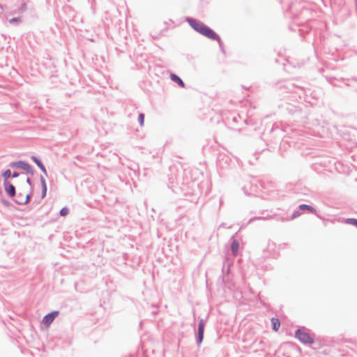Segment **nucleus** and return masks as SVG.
<instances>
[{
	"instance_id": "f257e3e1",
	"label": "nucleus",
	"mask_w": 357,
	"mask_h": 357,
	"mask_svg": "<svg viewBox=\"0 0 357 357\" xmlns=\"http://www.w3.org/2000/svg\"><path fill=\"white\" fill-rule=\"evenodd\" d=\"M185 21L188 23L190 27L194 29L196 32L199 34L209 38L210 36H213V32L214 31L211 28L206 25L202 22L197 20L195 18L191 17H187L185 18Z\"/></svg>"
},
{
	"instance_id": "f03ea898",
	"label": "nucleus",
	"mask_w": 357,
	"mask_h": 357,
	"mask_svg": "<svg viewBox=\"0 0 357 357\" xmlns=\"http://www.w3.org/2000/svg\"><path fill=\"white\" fill-rule=\"evenodd\" d=\"M281 108L283 112L287 113L294 118V121H299L301 118V109L298 106L287 102L282 105Z\"/></svg>"
},
{
	"instance_id": "7ed1b4c3",
	"label": "nucleus",
	"mask_w": 357,
	"mask_h": 357,
	"mask_svg": "<svg viewBox=\"0 0 357 357\" xmlns=\"http://www.w3.org/2000/svg\"><path fill=\"white\" fill-rule=\"evenodd\" d=\"M306 328L303 327L295 331L294 336L304 344H313L314 339L308 333L305 332Z\"/></svg>"
},
{
	"instance_id": "20e7f679",
	"label": "nucleus",
	"mask_w": 357,
	"mask_h": 357,
	"mask_svg": "<svg viewBox=\"0 0 357 357\" xmlns=\"http://www.w3.org/2000/svg\"><path fill=\"white\" fill-rule=\"evenodd\" d=\"M8 166L10 168L22 169L26 172V174L33 175L35 173L32 166L24 160L14 161L9 163Z\"/></svg>"
},
{
	"instance_id": "39448f33",
	"label": "nucleus",
	"mask_w": 357,
	"mask_h": 357,
	"mask_svg": "<svg viewBox=\"0 0 357 357\" xmlns=\"http://www.w3.org/2000/svg\"><path fill=\"white\" fill-rule=\"evenodd\" d=\"M204 328H205V321L203 319H200L199 321V323H198L197 331L195 335L196 344L198 347H200L201 344L203 342Z\"/></svg>"
},
{
	"instance_id": "423d86ee",
	"label": "nucleus",
	"mask_w": 357,
	"mask_h": 357,
	"mask_svg": "<svg viewBox=\"0 0 357 357\" xmlns=\"http://www.w3.org/2000/svg\"><path fill=\"white\" fill-rule=\"evenodd\" d=\"M59 311H52L47 314H45L42 320V323L47 326H49L55 319V318L59 315Z\"/></svg>"
},
{
	"instance_id": "0eeeda50",
	"label": "nucleus",
	"mask_w": 357,
	"mask_h": 357,
	"mask_svg": "<svg viewBox=\"0 0 357 357\" xmlns=\"http://www.w3.org/2000/svg\"><path fill=\"white\" fill-rule=\"evenodd\" d=\"M33 188H31L30 189V192L26 194V197H24L22 193H19V197H22V199H13V201L19 205H24L28 204L31 199L33 194Z\"/></svg>"
},
{
	"instance_id": "6e6552de",
	"label": "nucleus",
	"mask_w": 357,
	"mask_h": 357,
	"mask_svg": "<svg viewBox=\"0 0 357 357\" xmlns=\"http://www.w3.org/2000/svg\"><path fill=\"white\" fill-rule=\"evenodd\" d=\"M4 190L7 195L13 198L16 195V188L14 185L10 182L3 183Z\"/></svg>"
},
{
	"instance_id": "1a4fd4ad",
	"label": "nucleus",
	"mask_w": 357,
	"mask_h": 357,
	"mask_svg": "<svg viewBox=\"0 0 357 357\" xmlns=\"http://www.w3.org/2000/svg\"><path fill=\"white\" fill-rule=\"evenodd\" d=\"M31 160L38 166V167L44 173L45 176H47V172L45 166L43 165L40 158L36 155L31 156Z\"/></svg>"
},
{
	"instance_id": "9d476101",
	"label": "nucleus",
	"mask_w": 357,
	"mask_h": 357,
	"mask_svg": "<svg viewBox=\"0 0 357 357\" xmlns=\"http://www.w3.org/2000/svg\"><path fill=\"white\" fill-rule=\"evenodd\" d=\"M231 241V250L234 256H236L239 249V242L235 238L234 236H232L230 238Z\"/></svg>"
},
{
	"instance_id": "9b49d317",
	"label": "nucleus",
	"mask_w": 357,
	"mask_h": 357,
	"mask_svg": "<svg viewBox=\"0 0 357 357\" xmlns=\"http://www.w3.org/2000/svg\"><path fill=\"white\" fill-rule=\"evenodd\" d=\"M170 79H171V80L172 82L176 83L179 86H181L182 88H185V84L184 82L176 74L171 73Z\"/></svg>"
},
{
	"instance_id": "f8f14e48",
	"label": "nucleus",
	"mask_w": 357,
	"mask_h": 357,
	"mask_svg": "<svg viewBox=\"0 0 357 357\" xmlns=\"http://www.w3.org/2000/svg\"><path fill=\"white\" fill-rule=\"evenodd\" d=\"M298 208H299V210L301 211L302 213L305 211H307L308 212H310L312 214H315L317 213L316 209L313 206L308 205V204H300L298 206Z\"/></svg>"
},
{
	"instance_id": "ddd939ff",
	"label": "nucleus",
	"mask_w": 357,
	"mask_h": 357,
	"mask_svg": "<svg viewBox=\"0 0 357 357\" xmlns=\"http://www.w3.org/2000/svg\"><path fill=\"white\" fill-rule=\"evenodd\" d=\"M40 181L41 188H42L41 197H42V199H43L47 195V187L45 178L43 176H42V175L40 176Z\"/></svg>"
},
{
	"instance_id": "4468645a",
	"label": "nucleus",
	"mask_w": 357,
	"mask_h": 357,
	"mask_svg": "<svg viewBox=\"0 0 357 357\" xmlns=\"http://www.w3.org/2000/svg\"><path fill=\"white\" fill-rule=\"evenodd\" d=\"M213 36H210L208 38L211 40L217 41L218 43V45H219L220 49L223 52L224 51L223 50L224 44H223L222 39L220 38V36L216 32L213 31Z\"/></svg>"
},
{
	"instance_id": "2eb2a0df",
	"label": "nucleus",
	"mask_w": 357,
	"mask_h": 357,
	"mask_svg": "<svg viewBox=\"0 0 357 357\" xmlns=\"http://www.w3.org/2000/svg\"><path fill=\"white\" fill-rule=\"evenodd\" d=\"M302 214V212L301 210H299L298 207L293 212V213L291 214V217L290 218H282L280 219L281 221L284 222V221H288V220H294L296 218H298V216H300Z\"/></svg>"
},
{
	"instance_id": "dca6fc26",
	"label": "nucleus",
	"mask_w": 357,
	"mask_h": 357,
	"mask_svg": "<svg viewBox=\"0 0 357 357\" xmlns=\"http://www.w3.org/2000/svg\"><path fill=\"white\" fill-rule=\"evenodd\" d=\"M3 178V183L9 182L8 179L12 177V172L10 169H7L1 173Z\"/></svg>"
},
{
	"instance_id": "f3484780",
	"label": "nucleus",
	"mask_w": 357,
	"mask_h": 357,
	"mask_svg": "<svg viewBox=\"0 0 357 357\" xmlns=\"http://www.w3.org/2000/svg\"><path fill=\"white\" fill-rule=\"evenodd\" d=\"M282 87L289 93H295L294 90V82L289 81L284 83Z\"/></svg>"
},
{
	"instance_id": "a211bd4d",
	"label": "nucleus",
	"mask_w": 357,
	"mask_h": 357,
	"mask_svg": "<svg viewBox=\"0 0 357 357\" xmlns=\"http://www.w3.org/2000/svg\"><path fill=\"white\" fill-rule=\"evenodd\" d=\"M271 321L272 329L275 331H278L280 326V320L277 318L273 317Z\"/></svg>"
},
{
	"instance_id": "6ab92c4d",
	"label": "nucleus",
	"mask_w": 357,
	"mask_h": 357,
	"mask_svg": "<svg viewBox=\"0 0 357 357\" xmlns=\"http://www.w3.org/2000/svg\"><path fill=\"white\" fill-rule=\"evenodd\" d=\"M271 132H275L277 135H278V138L275 139V144H278L280 141V139L282 137V131L279 128L277 127L275 128H272Z\"/></svg>"
},
{
	"instance_id": "aec40b11",
	"label": "nucleus",
	"mask_w": 357,
	"mask_h": 357,
	"mask_svg": "<svg viewBox=\"0 0 357 357\" xmlns=\"http://www.w3.org/2000/svg\"><path fill=\"white\" fill-rule=\"evenodd\" d=\"M305 86L297 84L294 82V90L295 93H298L299 91H302V94H305Z\"/></svg>"
},
{
	"instance_id": "412c9836",
	"label": "nucleus",
	"mask_w": 357,
	"mask_h": 357,
	"mask_svg": "<svg viewBox=\"0 0 357 357\" xmlns=\"http://www.w3.org/2000/svg\"><path fill=\"white\" fill-rule=\"evenodd\" d=\"M346 224L352 225L357 227V219L356 218H347L344 221Z\"/></svg>"
},
{
	"instance_id": "4be33fe9",
	"label": "nucleus",
	"mask_w": 357,
	"mask_h": 357,
	"mask_svg": "<svg viewBox=\"0 0 357 357\" xmlns=\"http://www.w3.org/2000/svg\"><path fill=\"white\" fill-rule=\"evenodd\" d=\"M68 213H69V208L66 206L63 207L59 211V215L62 217L67 215Z\"/></svg>"
},
{
	"instance_id": "5701e85b",
	"label": "nucleus",
	"mask_w": 357,
	"mask_h": 357,
	"mask_svg": "<svg viewBox=\"0 0 357 357\" xmlns=\"http://www.w3.org/2000/svg\"><path fill=\"white\" fill-rule=\"evenodd\" d=\"M145 115L144 113H139L138 115V122L141 126H144Z\"/></svg>"
},
{
	"instance_id": "b1692460",
	"label": "nucleus",
	"mask_w": 357,
	"mask_h": 357,
	"mask_svg": "<svg viewBox=\"0 0 357 357\" xmlns=\"http://www.w3.org/2000/svg\"><path fill=\"white\" fill-rule=\"evenodd\" d=\"M222 271V274L223 275H228V274H229V273H230V265L228 264L227 267L225 268V265L224 264Z\"/></svg>"
},
{
	"instance_id": "393cba45",
	"label": "nucleus",
	"mask_w": 357,
	"mask_h": 357,
	"mask_svg": "<svg viewBox=\"0 0 357 357\" xmlns=\"http://www.w3.org/2000/svg\"><path fill=\"white\" fill-rule=\"evenodd\" d=\"M21 22L20 17H13L9 20V23L10 24H18Z\"/></svg>"
},
{
	"instance_id": "a878e982",
	"label": "nucleus",
	"mask_w": 357,
	"mask_h": 357,
	"mask_svg": "<svg viewBox=\"0 0 357 357\" xmlns=\"http://www.w3.org/2000/svg\"><path fill=\"white\" fill-rule=\"evenodd\" d=\"M1 203L6 206V207H10L12 206V204L7 199H1Z\"/></svg>"
},
{
	"instance_id": "bb28decb",
	"label": "nucleus",
	"mask_w": 357,
	"mask_h": 357,
	"mask_svg": "<svg viewBox=\"0 0 357 357\" xmlns=\"http://www.w3.org/2000/svg\"><path fill=\"white\" fill-rule=\"evenodd\" d=\"M26 183H27L28 185H30V189H31V188H33L32 181H31V179L29 177H27V178H26Z\"/></svg>"
},
{
	"instance_id": "cd10ccee",
	"label": "nucleus",
	"mask_w": 357,
	"mask_h": 357,
	"mask_svg": "<svg viewBox=\"0 0 357 357\" xmlns=\"http://www.w3.org/2000/svg\"><path fill=\"white\" fill-rule=\"evenodd\" d=\"M20 173L17 172V171H14L13 173H12V178H17L20 176Z\"/></svg>"
},
{
	"instance_id": "c85d7f7f",
	"label": "nucleus",
	"mask_w": 357,
	"mask_h": 357,
	"mask_svg": "<svg viewBox=\"0 0 357 357\" xmlns=\"http://www.w3.org/2000/svg\"><path fill=\"white\" fill-rule=\"evenodd\" d=\"M239 119H240V116L239 115L234 116L232 118V121L234 122V123H237Z\"/></svg>"
},
{
	"instance_id": "c756f323",
	"label": "nucleus",
	"mask_w": 357,
	"mask_h": 357,
	"mask_svg": "<svg viewBox=\"0 0 357 357\" xmlns=\"http://www.w3.org/2000/svg\"><path fill=\"white\" fill-rule=\"evenodd\" d=\"M265 219H266V218H264V217H255L253 218H251L250 222H251L254 220H265Z\"/></svg>"
},
{
	"instance_id": "7c9ffc66",
	"label": "nucleus",
	"mask_w": 357,
	"mask_h": 357,
	"mask_svg": "<svg viewBox=\"0 0 357 357\" xmlns=\"http://www.w3.org/2000/svg\"><path fill=\"white\" fill-rule=\"evenodd\" d=\"M26 4H25V3H24V4L22 6L21 9H22V10H26Z\"/></svg>"
},
{
	"instance_id": "2f4dec72",
	"label": "nucleus",
	"mask_w": 357,
	"mask_h": 357,
	"mask_svg": "<svg viewBox=\"0 0 357 357\" xmlns=\"http://www.w3.org/2000/svg\"><path fill=\"white\" fill-rule=\"evenodd\" d=\"M351 80H352V81H354V82H357V77H352V78L351 79Z\"/></svg>"
},
{
	"instance_id": "473e14b6",
	"label": "nucleus",
	"mask_w": 357,
	"mask_h": 357,
	"mask_svg": "<svg viewBox=\"0 0 357 357\" xmlns=\"http://www.w3.org/2000/svg\"><path fill=\"white\" fill-rule=\"evenodd\" d=\"M3 10V6L0 3V10Z\"/></svg>"
},
{
	"instance_id": "72a5a7b5",
	"label": "nucleus",
	"mask_w": 357,
	"mask_h": 357,
	"mask_svg": "<svg viewBox=\"0 0 357 357\" xmlns=\"http://www.w3.org/2000/svg\"><path fill=\"white\" fill-rule=\"evenodd\" d=\"M15 199H22V197H19V194L15 195Z\"/></svg>"
},
{
	"instance_id": "f704fd0d",
	"label": "nucleus",
	"mask_w": 357,
	"mask_h": 357,
	"mask_svg": "<svg viewBox=\"0 0 357 357\" xmlns=\"http://www.w3.org/2000/svg\"><path fill=\"white\" fill-rule=\"evenodd\" d=\"M1 194H2V192H1V190H0V195H1Z\"/></svg>"
}]
</instances>
